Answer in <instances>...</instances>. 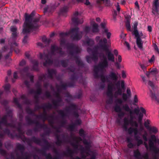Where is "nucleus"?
I'll return each mask as SVG.
<instances>
[{"instance_id":"nucleus-58","label":"nucleus","mask_w":159,"mask_h":159,"mask_svg":"<svg viewBox=\"0 0 159 159\" xmlns=\"http://www.w3.org/2000/svg\"><path fill=\"white\" fill-rule=\"evenodd\" d=\"M26 61L24 59L22 60L19 63V66H23L25 65Z\"/></svg>"},{"instance_id":"nucleus-53","label":"nucleus","mask_w":159,"mask_h":159,"mask_svg":"<svg viewBox=\"0 0 159 159\" xmlns=\"http://www.w3.org/2000/svg\"><path fill=\"white\" fill-rule=\"evenodd\" d=\"M123 121L124 123V125H129L130 124L129 120L127 117H125L124 118Z\"/></svg>"},{"instance_id":"nucleus-25","label":"nucleus","mask_w":159,"mask_h":159,"mask_svg":"<svg viewBox=\"0 0 159 159\" xmlns=\"http://www.w3.org/2000/svg\"><path fill=\"white\" fill-rule=\"evenodd\" d=\"M69 8L68 6H65L61 8L59 13L60 15H63L64 14L66 13L68 11Z\"/></svg>"},{"instance_id":"nucleus-16","label":"nucleus","mask_w":159,"mask_h":159,"mask_svg":"<svg viewBox=\"0 0 159 159\" xmlns=\"http://www.w3.org/2000/svg\"><path fill=\"white\" fill-rule=\"evenodd\" d=\"M159 0H154L153 6L152 9V13L155 16L159 14Z\"/></svg>"},{"instance_id":"nucleus-9","label":"nucleus","mask_w":159,"mask_h":159,"mask_svg":"<svg viewBox=\"0 0 159 159\" xmlns=\"http://www.w3.org/2000/svg\"><path fill=\"white\" fill-rule=\"evenodd\" d=\"M29 67L28 66H26L22 69L19 68L18 72L22 78L25 79L26 78L29 77L30 82L33 83L34 82V76L29 72Z\"/></svg>"},{"instance_id":"nucleus-32","label":"nucleus","mask_w":159,"mask_h":159,"mask_svg":"<svg viewBox=\"0 0 159 159\" xmlns=\"http://www.w3.org/2000/svg\"><path fill=\"white\" fill-rule=\"evenodd\" d=\"M55 137L57 140L55 142L56 144L58 146H61L63 142V141L60 139V136L58 134H55Z\"/></svg>"},{"instance_id":"nucleus-35","label":"nucleus","mask_w":159,"mask_h":159,"mask_svg":"<svg viewBox=\"0 0 159 159\" xmlns=\"http://www.w3.org/2000/svg\"><path fill=\"white\" fill-rule=\"evenodd\" d=\"M134 157L138 159H140L141 157V154L138 149L134 151Z\"/></svg>"},{"instance_id":"nucleus-40","label":"nucleus","mask_w":159,"mask_h":159,"mask_svg":"<svg viewBox=\"0 0 159 159\" xmlns=\"http://www.w3.org/2000/svg\"><path fill=\"white\" fill-rule=\"evenodd\" d=\"M78 74L76 72H75L71 75L70 80L74 81H75L78 79Z\"/></svg>"},{"instance_id":"nucleus-56","label":"nucleus","mask_w":159,"mask_h":159,"mask_svg":"<svg viewBox=\"0 0 159 159\" xmlns=\"http://www.w3.org/2000/svg\"><path fill=\"white\" fill-rule=\"evenodd\" d=\"M91 30V28L89 26H86L84 29V31L86 34L89 33Z\"/></svg>"},{"instance_id":"nucleus-31","label":"nucleus","mask_w":159,"mask_h":159,"mask_svg":"<svg viewBox=\"0 0 159 159\" xmlns=\"http://www.w3.org/2000/svg\"><path fill=\"white\" fill-rule=\"evenodd\" d=\"M74 153V152L73 151L70 149L69 148H68L67 149L66 151V152H63L62 154V155L63 156H67L68 155L70 157H72L73 154Z\"/></svg>"},{"instance_id":"nucleus-8","label":"nucleus","mask_w":159,"mask_h":159,"mask_svg":"<svg viewBox=\"0 0 159 159\" xmlns=\"http://www.w3.org/2000/svg\"><path fill=\"white\" fill-rule=\"evenodd\" d=\"M25 119L28 125H31L33 124L36 125L35 127L33 129L34 131L35 132L38 131L39 129L43 128L45 129L48 128L46 124H41L38 121L33 120L28 116H25Z\"/></svg>"},{"instance_id":"nucleus-1","label":"nucleus","mask_w":159,"mask_h":159,"mask_svg":"<svg viewBox=\"0 0 159 159\" xmlns=\"http://www.w3.org/2000/svg\"><path fill=\"white\" fill-rule=\"evenodd\" d=\"M102 57L103 59H101L98 65L94 66L93 76L96 79L100 77L102 82L104 83L106 81H108V78L104 75L103 72L105 69L108 67V63L107 58L103 54Z\"/></svg>"},{"instance_id":"nucleus-11","label":"nucleus","mask_w":159,"mask_h":159,"mask_svg":"<svg viewBox=\"0 0 159 159\" xmlns=\"http://www.w3.org/2000/svg\"><path fill=\"white\" fill-rule=\"evenodd\" d=\"M16 148L20 150L21 153V156H20L18 153H16V155L18 159H29L30 156L27 155V152H26L24 154L25 150V148L24 145L20 143H18L16 146Z\"/></svg>"},{"instance_id":"nucleus-64","label":"nucleus","mask_w":159,"mask_h":159,"mask_svg":"<svg viewBox=\"0 0 159 159\" xmlns=\"http://www.w3.org/2000/svg\"><path fill=\"white\" fill-rule=\"evenodd\" d=\"M34 98L35 99V103L36 104H38L39 103V97L38 95H35L34 96Z\"/></svg>"},{"instance_id":"nucleus-52","label":"nucleus","mask_w":159,"mask_h":159,"mask_svg":"<svg viewBox=\"0 0 159 159\" xmlns=\"http://www.w3.org/2000/svg\"><path fill=\"white\" fill-rule=\"evenodd\" d=\"M150 72L151 74H152L154 76H155L157 73V70L156 68H154L150 70Z\"/></svg>"},{"instance_id":"nucleus-62","label":"nucleus","mask_w":159,"mask_h":159,"mask_svg":"<svg viewBox=\"0 0 159 159\" xmlns=\"http://www.w3.org/2000/svg\"><path fill=\"white\" fill-rule=\"evenodd\" d=\"M128 96L127 94L125 93H123L122 94V98L123 100L125 101H127L128 98Z\"/></svg>"},{"instance_id":"nucleus-39","label":"nucleus","mask_w":159,"mask_h":159,"mask_svg":"<svg viewBox=\"0 0 159 159\" xmlns=\"http://www.w3.org/2000/svg\"><path fill=\"white\" fill-rule=\"evenodd\" d=\"M13 101L15 105L17 106V107L21 110H22V106L19 103L18 100L17 98H14Z\"/></svg>"},{"instance_id":"nucleus-33","label":"nucleus","mask_w":159,"mask_h":159,"mask_svg":"<svg viewBox=\"0 0 159 159\" xmlns=\"http://www.w3.org/2000/svg\"><path fill=\"white\" fill-rule=\"evenodd\" d=\"M138 23L137 22H135L133 25L134 31L133 32V34L135 35V36H137L138 35H139V34L138 32V31L137 30V25Z\"/></svg>"},{"instance_id":"nucleus-18","label":"nucleus","mask_w":159,"mask_h":159,"mask_svg":"<svg viewBox=\"0 0 159 159\" xmlns=\"http://www.w3.org/2000/svg\"><path fill=\"white\" fill-rule=\"evenodd\" d=\"M52 105L49 103H48L47 104H45L44 105L40 106H39L38 104H37L35 106V110H39L40 109H44L45 108H47V109H52Z\"/></svg>"},{"instance_id":"nucleus-37","label":"nucleus","mask_w":159,"mask_h":159,"mask_svg":"<svg viewBox=\"0 0 159 159\" xmlns=\"http://www.w3.org/2000/svg\"><path fill=\"white\" fill-rule=\"evenodd\" d=\"M26 111L28 114L31 115L33 116L36 117V116L37 115L35 114L34 111L32 110L29 107H27L26 108Z\"/></svg>"},{"instance_id":"nucleus-14","label":"nucleus","mask_w":159,"mask_h":159,"mask_svg":"<svg viewBox=\"0 0 159 159\" xmlns=\"http://www.w3.org/2000/svg\"><path fill=\"white\" fill-rule=\"evenodd\" d=\"M79 13L78 11H76L74 14V17L72 18V21L75 25H77L79 24H82L83 22L82 18L80 19L78 17Z\"/></svg>"},{"instance_id":"nucleus-7","label":"nucleus","mask_w":159,"mask_h":159,"mask_svg":"<svg viewBox=\"0 0 159 159\" xmlns=\"http://www.w3.org/2000/svg\"><path fill=\"white\" fill-rule=\"evenodd\" d=\"M148 84L151 87V89L149 88L150 91V96L153 101L159 103V92L158 89L155 87L153 82L150 80L148 81Z\"/></svg>"},{"instance_id":"nucleus-2","label":"nucleus","mask_w":159,"mask_h":159,"mask_svg":"<svg viewBox=\"0 0 159 159\" xmlns=\"http://www.w3.org/2000/svg\"><path fill=\"white\" fill-rule=\"evenodd\" d=\"M51 52L50 53L43 54L40 53L39 57L41 59H44L45 61L43 63V65L46 66L47 65H51L53 64V60L51 59L52 56L55 55V52L59 54L61 57H63L65 54V52L62 51V48L55 44L52 45L51 46Z\"/></svg>"},{"instance_id":"nucleus-38","label":"nucleus","mask_w":159,"mask_h":159,"mask_svg":"<svg viewBox=\"0 0 159 159\" xmlns=\"http://www.w3.org/2000/svg\"><path fill=\"white\" fill-rule=\"evenodd\" d=\"M125 27L127 30L129 31H132V30L131 29L130 20L128 19H127L125 22Z\"/></svg>"},{"instance_id":"nucleus-15","label":"nucleus","mask_w":159,"mask_h":159,"mask_svg":"<svg viewBox=\"0 0 159 159\" xmlns=\"http://www.w3.org/2000/svg\"><path fill=\"white\" fill-rule=\"evenodd\" d=\"M41 141V140L43 142V143L45 144V145L43 147V148L41 149H38L37 150V151L39 152H42L41 150L44 151L45 152H46L47 150H49L50 148H52V145H51L49 143L48 141L46 139L44 138H43L42 139H40ZM42 143V142H41V143ZM41 145L42 146H43V145L41 143Z\"/></svg>"},{"instance_id":"nucleus-34","label":"nucleus","mask_w":159,"mask_h":159,"mask_svg":"<svg viewBox=\"0 0 159 159\" xmlns=\"http://www.w3.org/2000/svg\"><path fill=\"white\" fill-rule=\"evenodd\" d=\"M41 151L42 152L39 153L42 154L43 156H45L46 159H52V157L50 153L47 154L46 152L43 150H41Z\"/></svg>"},{"instance_id":"nucleus-27","label":"nucleus","mask_w":159,"mask_h":159,"mask_svg":"<svg viewBox=\"0 0 159 159\" xmlns=\"http://www.w3.org/2000/svg\"><path fill=\"white\" fill-rule=\"evenodd\" d=\"M31 62L33 64L32 67V70L35 71L38 70L39 62L36 60H33L31 61Z\"/></svg>"},{"instance_id":"nucleus-13","label":"nucleus","mask_w":159,"mask_h":159,"mask_svg":"<svg viewBox=\"0 0 159 159\" xmlns=\"http://www.w3.org/2000/svg\"><path fill=\"white\" fill-rule=\"evenodd\" d=\"M107 40L106 38L103 39H101L98 43L99 48L103 51L107 50L108 48V45L107 44Z\"/></svg>"},{"instance_id":"nucleus-19","label":"nucleus","mask_w":159,"mask_h":159,"mask_svg":"<svg viewBox=\"0 0 159 159\" xmlns=\"http://www.w3.org/2000/svg\"><path fill=\"white\" fill-rule=\"evenodd\" d=\"M42 41L45 45H43L41 42H38L37 43V45L41 48H43L44 46H46L49 44L51 40L50 39H47L46 36H43L42 38Z\"/></svg>"},{"instance_id":"nucleus-24","label":"nucleus","mask_w":159,"mask_h":159,"mask_svg":"<svg viewBox=\"0 0 159 159\" xmlns=\"http://www.w3.org/2000/svg\"><path fill=\"white\" fill-rule=\"evenodd\" d=\"M154 142L152 141L151 140H149V145L150 148L151 150H153L155 153H157L159 150L157 149L154 147Z\"/></svg>"},{"instance_id":"nucleus-43","label":"nucleus","mask_w":159,"mask_h":159,"mask_svg":"<svg viewBox=\"0 0 159 159\" xmlns=\"http://www.w3.org/2000/svg\"><path fill=\"white\" fill-rule=\"evenodd\" d=\"M91 57L92 60L94 61H96L98 60V57L97 56V51H94L93 52Z\"/></svg>"},{"instance_id":"nucleus-10","label":"nucleus","mask_w":159,"mask_h":159,"mask_svg":"<svg viewBox=\"0 0 159 159\" xmlns=\"http://www.w3.org/2000/svg\"><path fill=\"white\" fill-rule=\"evenodd\" d=\"M70 33L71 34V38L74 40H79L82 37L83 32L80 31L79 28L78 27L71 29Z\"/></svg>"},{"instance_id":"nucleus-60","label":"nucleus","mask_w":159,"mask_h":159,"mask_svg":"<svg viewBox=\"0 0 159 159\" xmlns=\"http://www.w3.org/2000/svg\"><path fill=\"white\" fill-rule=\"evenodd\" d=\"M75 124H73L70 125L68 128V129L71 131H73L75 129Z\"/></svg>"},{"instance_id":"nucleus-20","label":"nucleus","mask_w":159,"mask_h":159,"mask_svg":"<svg viewBox=\"0 0 159 159\" xmlns=\"http://www.w3.org/2000/svg\"><path fill=\"white\" fill-rule=\"evenodd\" d=\"M104 51L107 52L106 54L107 56L108 60L109 61H111V62H114L115 57L114 55L111 52V51L109 50V48H108V50L107 51L105 50Z\"/></svg>"},{"instance_id":"nucleus-47","label":"nucleus","mask_w":159,"mask_h":159,"mask_svg":"<svg viewBox=\"0 0 159 159\" xmlns=\"http://www.w3.org/2000/svg\"><path fill=\"white\" fill-rule=\"evenodd\" d=\"M39 80L41 81H43L46 79V75L42 74L39 76L38 77Z\"/></svg>"},{"instance_id":"nucleus-45","label":"nucleus","mask_w":159,"mask_h":159,"mask_svg":"<svg viewBox=\"0 0 159 159\" xmlns=\"http://www.w3.org/2000/svg\"><path fill=\"white\" fill-rule=\"evenodd\" d=\"M7 123V120L5 119L4 118H1V120H0V124H3L6 126Z\"/></svg>"},{"instance_id":"nucleus-4","label":"nucleus","mask_w":159,"mask_h":159,"mask_svg":"<svg viewBox=\"0 0 159 159\" xmlns=\"http://www.w3.org/2000/svg\"><path fill=\"white\" fill-rule=\"evenodd\" d=\"M77 107L74 104L71 103L69 106L66 107L65 109L66 112L64 111L60 110L57 111L58 114L61 116L62 120L60 122L61 126L64 127L66 123L65 117H68L69 115L71 114L76 118L79 117V115L77 111Z\"/></svg>"},{"instance_id":"nucleus-26","label":"nucleus","mask_w":159,"mask_h":159,"mask_svg":"<svg viewBox=\"0 0 159 159\" xmlns=\"http://www.w3.org/2000/svg\"><path fill=\"white\" fill-rule=\"evenodd\" d=\"M62 102V99L61 98H57V100H53L52 101V104L55 108H57V107L61 106L60 103Z\"/></svg>"},{"instance_id":"nucleus-22","label":"nucleus","mask_w":159,"mask_h":159,"mask_svg":"<svg viewBox=\"0 0 159 159\" xmlns=\"http://www.w3.org/2000/svg\"><path fill=\"white\" fill-rule=\"evenodd\" d=\"M48 77L50 79H53V75H56L57 74V71L56 70L52 69H48Z\"/></svg>"},{"instance_id":"nucleus-59","label":"nucleus","mask_w":159,"mask_h":159,"mask_svg":"<svg viewBox=\"0 0 159 159\" xmlns=\"http://www.w3.org/2000/svg\"><path fill=\"white\" fill-rule=\"evenodd\" d=\"M0 103L3 105L6 106L8 103V102L6 100H1V99H0Z\"/></svg>"},{"instance_id":"nucleus-57","label":"nucleus","mask_w":159,"mask_h":159,"mask_svg":"<svg viewBox=\"0 0 159 159\" xmlns=\"http://www.w3.org/2000/svg\"><path fill=\"white\" fill-rule=\"evenodd\" d=\"M24 83L28 89H30V85L29 82L28 80H25Z\"/></svg>"},{"instance_id":"nucleus-61","label":"nucleus","mask_w":159,"mask_h":159,"mask_svg":"<svg viewBox=\"0 0 159 159\" xmlns=\"http://www.w3.org/2000/svg\"><path fill=\"white\" fill-rule=\"evenodd\" d=\"M148 136V134L146 132H145L144 134H143L142 137L143 140L145 142H147L148 140V139L147 137Z\"/></svg>"},{"instance_id":"nucleus-44","label":"nucleus","mask_w":159,"mask_h":159,"mask_svg":"<svg viewBox=\"0 0 159 159\" xmlns=\"http://www.w3.org/2000/svg\"><path fill=\"white\" fill-rule=\"evenodd\" d=\"M60 87L61 88V89H62L63 90H66L67 87H68L67 84L65 83L64 84L62 82V81H61L60 82Z\"/></svg>"},{"instance_id":"nucleus-30","label":"nucleus","mask_w":159,"mask_h":159,"mask_svg":"<svg viewBox=\"0 0 159 159\" xmlns=\"http://www.w3.org/2000/svg\"><path fill=\"white\" fill-rule=\"evenodd\" d=\"M145 126L150 131L154 134H156L158 132L157 129L154 126L151 127L149 125H146V124L145 125Z\"/></svg>"},{"instance_id":"nucleus-41","label":"nucleus","mask_w":159,"mask_h":159,"mask_svg":"<svg viewBox=\"0 0 159 159\" xmlns=\"http://www.w3.org/2000/svg\"><path fill=\"white\" fill-rule=\"evenodd\" d=\"M68 60H61L60 61V63L62 66L64 67H66L68 66Z\"/></svg>"},{"instance_id":"nucleus-23","label":"nucleus","mask_w":159,"mask_h":159,"mask_svg":"<svg viewBox=\"0 0 159 159\" xmlns=\"http://www.w3.org/2000/svg\"><path fill=\"white\" fill-rule=\"evenodd\" d=\"M10 30L12 32L11 36L13 39H15L17 36V28L14 26H12L10 28Z\"/></svg>"},{"instance_id":"nucleus-36","label":"nucleus","mask_w":159,"mask_h":159,"mask_svg":"<svg viewBox=\"0 0 159 159\" xmlns=\"http://www.w3.org/2000/svg\"><path fill=\"white\" fill-rule=\"evenodd\" d=\"M98 26L97 24L94 23L92 25V32L93 33H97L99 32Z\"/></svg>"},{"instance_id":"nucleus-54","label":"nucleus","mask_w":159,"mask_h":159,"mask_svg":"<svg viewBox=\"0 0 159 159\" xmlns=\"http://www.w3.org/2000/svg\"><path fill=\"white\" fill-rule=\"evenodd\" d=\"M103 32L106 34L107 37L108 39L110 38L111 34L110 32H108V30L107 29H105V30L103 31Z\"/></svg>"},{"instance_id":"nucleus-51","label":"nucleus","mask_w":159,"mask_h":159,"mask_svg":"<svg viewBox=\"0 0 159 159\" xmlns=\"http://www.w3.org/2000/svg\"><path fill=\"white\" fill-rule=\"evenodd\" d=\"M75 70V67L74 66H70L67 68V70L72 72H74Z\"/></svg>"},{"instance_id":"nucleus-3","label":"nucleus","mask_w":159,"mask_h":159,"mask_svg":"<svg viewBox=\"0 0 159 159\" xmlns=\"http://www.w3.org/2000/svg\"><path fill=\"white\" fill-rule=\"evenodd\" d=\"M32 14H25V20L23 25V33L24 34L29 33L36 30L39 27L37 23L39 19L37 18L33 19Z\"/></svg>"},{"instance_id":"nucleus-5","label":"nucleus","mask_w":159,"mask_h":159,"mask_svg":"<svg viewBox=\"0 0 159 159\" xmlns=\"http://www.w3.org/2000/svg\"><path fill=\"white\" fill-rule=\"evenodd\" d=\"M5 134H7L8 136L11 139H14L15 137L20 138L22 139L23 141L25 142L26 141L28 144L30 146H31L32 142L40 146L41 145V141L40 139L37 138L34 136L32 137L31 139H28L23 136V138H22V136L23 134L22 132L21 134L19 133V134H16L15 135L11 133L10 130L7 128L4 129L3 130Z\"/></svg>"},{"instance_id":"nucleus-46","label":"nucleus","mask_w":159,"mask_h":159,"mask_svg":"<svg viewBox=\"0 0 159 159\" xmlns=\"http://www.w3.org/2000/svg\"><path fill=\"white\" fill-rule=\"evenodd\" d=\"M3 87L4 88L5 91L7 92H10V89L11 87V85L9 84H7L4 86H3Z\"/></svg>"},{"instance_id":"nucleus-63","label":"nucleus","mask_w":159,"mask_h":159,"mask_svg":"<svg viewBox=\"0 0 159 159\" xmlns=\"http://www.w3.org/2000/svg\"><path fill=\"white\" fill-rule=\"evenodd\" d=\"M67 33L61 32L59 34L60 37L61 38H63L68 35Z\"/></svg>"},{"instance_id":"nucleus-49","label":"nucleus","mask_w":159,"mask_h":159,"mask_svg":"<svg viewBox=\"0 0 159 159\" xmlns=\"http://www.w3.org/2000/svg\"><path fill=\"white\" fill-rule=\"evenodd\" d=\"M42 93V89L41 87H39L37 90L35 91V94L38 95L41 94Z\"/></svg>"},{"instance_id":"nucleus-50","label":"nucleus","mask_w":159,"mask_h":159,"mask_svg":"<svg viewBox=\"0 0 159 159\" xmlns=\"http://www.w3.org/2000/svg\"><path fill=\"white\" fill-rule=\"evenodd\" d=\"M115 111L117 112H121V109L120 107L117 105H116L114 107Z\"/></svg>"},{"instance_id":"nucleus-21","label":"nucleus","mask_w":159,"mask_h":159,"mask_svg":"<svg viewBox=\"0 0 159 159\" xmlns=\"http://www.w3.org/2000/svg\"><path fill=\"white\" fill-rule=\"evenodd\" d=\"M136 38V43L138 47L140 49L143 48V42L141 39L140 34L138 35L137 36H135Z\"/></svg>"},{"instance_id":"nucleus-6","label":"nucleus","mask_w":159,"mask_h":159,"mask_svg":"<svg viewBox=\"0 0 159 159\" xmlns=\"http://www.w3.org/2000/svg\"><path fill=\"white\" fill-rule=\"evenodd\" d=\"M66 46L67 49L69 50V54L75 59L76 64L79 66H84V64L80 59L79 57L76 55L80 52V48L72 43H67Z\"/></svg>"},{"instance_id":"nucleus-55","label":"nucleus","mask_w":159,"mask_h":159,"mask_svg":"<svg viewBox=\"0 0 159 159\" xmlns=\"http://www.w3.org/2000/svg\"><path fill=\"white\" fill-rule=\"evenodd\" d=\"M130 124L132 126H134L135 128H137L138 127V123L136 121H133L131 122L130 123Z\"/></svg>"},{"instance_id":"nucleus-12","label":"nucleus","mask_w":159,"mask_h":159,"mask_svg":"<svg viewBox=\"0 0 159 159\" xmlns=\"http://www.w3.org/2000/svg\"><path fill=\"white\" fill-rule=\"evenodd\" d=\"M133 113L136 114L137 115H138V122L139 123L141 124L142 123L143 118V114L146 113V110L142 107L140 108V110L139 108H135L134 109Z\"/></svg>"},{"instance_id":"nucleus-28","label":"nucleus","mask_w":159,"mask_h":159,"mask_svg":"<svg viewBox=\"0 0 159 159\" xmlns=\"http://www.w3.org/2000/svg\"><path fill=\"white\" fill-rule=\"evenodd\" d=\"M108 78L115 81H116L118 79V76L115 73L113 72H110L108 75Z\"/></svg>"},{"instance_id":"nucleus-17","label":"nucleus","mask_w":159,"mask_h":159,"mask_svg":"<svg viewBox=\"0 0 159 159\" xmlns=\"http://www.w3.org/2000/svg\"><path fill=\"white\" fill-rule=\"evenodd\" d=\"M46 109L47 108H45L44 109H43V114L36 116V118H37L42 120L43 122H44L45 120H48V116L46 110Z\"/></svg>"},{"instance_id":"nucleus-48","label":"nucleus","mask_w":159,"mask_h":159,"mask_svg":"<svg viewBox=\"0 0 159 159\" xmlns=\"http://www.w3.org/2000/svg\"><path fill=\"white\" fill-rule=\"evenodd\" d=\"M67 85L68 87H74L75 85V81L73 80H71V81L70 82H68L67 84Z\"/></svg>"},{"instance_id":"nucleus-42","label":"nucleus","mask_w":159,"mask_h":159,"mask_svg":"<svg viewBox=\"0 0 159 159\" xmlns=\"http://www.w3.org/2000/svg\"><path fill=\"white\" fill-rule=\"evenodd\" d=\"M123 108L126 111L129 112L130 114H133V111H132L129 108V106L127 104L125 105L123 107Z\"/></svg>"},{"instance_id":"nucleus-29","label":"nucleus","mask_w":159,"mask_h":159,"mask_svg":"<svg viewBox=\"0 0 159 159\" xmlns=\"http://www.w3.org/2000/svg\"><path fill=\"white\" fill-rule=\"evenodd\" d=\"M83 44L84 45H87L88 46L92 47L94 44V41L91 39L88 38L85 41H83Z\"/></svg>"}]
</instances>
